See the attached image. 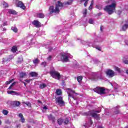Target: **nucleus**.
<instances>
[{
	"label": "nucleus",
	"instance_id": "dca6fc26",
	"mask_svg": "<svg viewBox=\"0 0 128 128\" xmlns=\"http://www.w3.org/2000/svg\"><path fill=\"white\" fill-rule=\"evenodd\" d=\"M114 114H120V110H118V107H116L114 109Z\"/></svg>",
	"mask_w": 128,
	"mask_h": 128
},
{
	"label": "nucleus",
	"instance_id": "4468645a",
	"mask_svg": "<svg viewBox=\"0 0 128 128\" xmlns=\"http://www.w3.org/2000/svg\"><path fill=\"white\" fill-rule=\"evenodd\" d=\"M36 18H44V15L42 13H38L35 14Z\"/></svg>",
	"mask_w": 128,
	"mask_h": 128
},
{
	"label": "nucleus",
	"instance_id": "5fc2aeb1",
	"mask_svg": "<svg viewBox=\"0 0 128 128\" xmlns=\"http://www.w3.org/2000/svg\"><path fill=\"white\" fill-rule=\"evenodd\" d=\"M16 128H20V124H18L16 125Z\"/></svg>",
	"mask_w": 128,
	"mask_h": 128
},
{
	"label": "nucleus",
	"instance_id": "39448f33",
	"mask_svg": "<svg viewBox=\"0 0 128 128\" xmlns=\"http://www.w3.org/2000/svg\"><path fill=\"white\" fill-rule=\"evenodd\" d=\"M94 90L99 94H106V89L102 87H96L94 89Z\"/></svg>",
	"mask_w": 128,
	"mask_h": 128
},
{
	"label": "nucleus",
	"instance_id": "473e14b6",
	"mask_svg": "<svg viewBox=\"0 0 128 128\" xmlns=\"http://www.w3.org/2000/svg\"><path fill=\"white\" fill-rule=\"evenodd\" d=\"M46 84H40V88H46Z\"/></svg>",
	"mask_w": 128,
	"mask_h": 128
},
{
	"label": "nucleus",
	"instance_id": "0e129e2a",
	"mask_svg": "<svg viewBox=\"0 0 128 128\" xmlns=\"http://www.w3.org/2000/svg\"><path fill=\"white\" fill-rule=\"evenodd\" d=\"M28 128H30V126H28Z\"/></svg>",
	"mask_w": 128,
	"mask_h": 128
},
{
	"label": "nucleus",
	"instance_id": "2eb2a0df",
	"mask_svg": "<svg viewBox=\"0 0 128 128\" xmlns=\"http://www.w3.org/2000/svg\"><path fill=\"white\" fill-rule=\"evenodd\" d=\"M7 93L8 94H12L13 96H14V94L16 96H18L20 94L14 91H8Z\"/></svg>",
	"mask_w": 128,
	"mask_h": 128
},
{
	"label": "nucleus",
	"instance_id": "13d9d810",
	"mask_svg": "<svg viewBox=\"0 0 128 128\" xmlns=\"http://www.w3.org/2000/svg\"><path fill=\"white\" fill-rule=\"evenodd\" d=\"M126 74H128V70H126Z\"/></svg>",
	"mask_w": 128,
	"mask_h": 128
},
{
	"label": "nucleus",
	"instance_id": "4be33fe9",
	"mask_svg": "<svg viewBox=\"0 0 128 128\" xmlns=\"http://www.w3.org/2000/svg\"><path fill=\"white\" fill-rule=\"evenodd\" d=\"M62 122H64V120L62 118H58V123L60 126H62Z\"/></svg>",
	"mask_w": 128,
	"mask_h": 128
},
{
	"label": "nucleus",
	"instance_id": "864d4df0",
	"mask_svg": "<svg viewBox=\"0 0 128 128\" xmlns=\"http://www.w3.org/2000/svg\"><path fill=\"white\" fill-rule=\"evenodd\" d=\"M7 25H8V22H4L3 24L4 26H7Z\"/></svg>",
	"mask_w": 128,
	"mask_h": 128
},
{
	"label": "nucleus",
	"instance_id": "774afa93",
	"mask_svg": "<svg viewBox=\"0 0 128 128\" xmlns=\"http://www.w3.org/2000/svg\"><path fill=\"white\" fill-rule=\"evenodd\" d=\"M2 118V116H0V118Z\"/></svg>",
	"mask_w": 128,
	"mask_h": 128
},
{
	"label": "nucleus",
	"instance_id": "603ef678",
	"mask_svg": "<svg viewBox=\"0 0 128 128\" xmlns=\"http://www.w3.org/2000/svg\"><path fill=\"white\" fill-rule=\"evenodd\" d=\"M48 60H52V56H49L48 58H47Z\"/></svg>",
	"mask_w": 128,
	"mask_h": 128
},
{
	"label": "nucleus",
	"instance_id": "c9c22d12",
	"mask_svg": "<svg viewBox=\"0 0 128 128\" xmlns=\"http://www.w3.org/2000/svg\"><path fill=\"white\" fill-rule=\"evenodd\" d=\"M14 79H12L9 81H6V84H12V82H14Z\"/></svg>",
	"mask_w": 128,
	"mask_h": 128
},
{
	"label": "nucleus",
	"instance_id": "4d7b16f0",
	"mask_svg": "<svg viewBox=\"0 0 128 128\" xmlns=\"http://www.w3.org/2000/svg\"><path fill=\"white\" fill-rule=\"evenodd\" d=\"M98 16H102V13L98 14Z\"/></svg>",
	"mask_w": 128,
	"mask_h": 128
},
{
	"label": "nucleus",
	"instance_id": "a18cd8bd",
	"mask_svg": "<svg viewBox=\"0 0 128 128\" xmlns=\"http://www.w3.org/2000/svg\"><path fill=\"white\" fill-rule=\"evenodd\" d=\"M90 0H86L84 4V6H88V2Z\"/></svg>",
	"mask_w": 128,
	"mask_h": 128
},
{
	"label": "nucleus",
	"instance_id": "5701e85b",
	"mask_svg": "<svg viewBox=\"0 0 128 128\" xmlns=\"http://www.w3.org/2000/svg\"><path fill=\"white\" fill-rule=\"evenodd\" d=\"M64 123V124H68L70 122V120H68V118H66L64 120H63Z\"/></svg>",
	"mask_w": 128,
	"mask_h": 128
},
{
	"label": "nucleus",
	"instance_id": "680f3d73",
	"mask_svg": "<svg viewBox=\"0 0 128 128\" xmlns=\"http://www.w3.org/2000/svg\"><path fill=\"white\" fill-rule=\"evenodd\" d=\"M13 56H11V58H12Z\"/></svg>",
	"mask_w": 128,
	"mask_h": 128
},
{
	"label": "nucleus",
	"instance_id": "423d86ee",
	"mask_svg": "<svg viewBox=\"0 0 128 128\" xmlns=\"http://www.w3.org/2000/svg\"><path fill=\"white\" fill-rule=\"evenodd\" d=\"M67 92L69 97L72 98L73 100H76L74 96L76 94L74 90H72L70 88H68L67 90Z\"/></svg>",
	"mask_w": 128,
	"mask_h": 128
},
{
	"label": "nucleus",
	"instance_id": "49530a36",
	"mask_svg": "<svg viewBox=\"0 0 128 128\" xmlns=\"http://www.w3.org/2000/svg\"><path fill=\"white\" fill-rule=\"evenodd\" d=\"M19 60H18V63H20L21 62H22V58H19Z\"/></svg>",
	"mask_w": 128,
	"mask_h": 128
},
{
	"label": "nucleus",
	"instance_id": "052dcab7",
	"mask_svg": "<svg viewBox=\"0 0 128 128\" xmlns=\"http://www.w3.org/2000/svg\"><path fill=\"white\" fill-rule=\"evenodd\" d=\"M38 102H40H40H42L40 100H38Z\"/></svg>",
	"mask_w": 128,
	"mask_h": 128
},
{
	"label": "nucleus",
	"instance_id": "393cba45",
	"mask_svg": "<svg viewBox=\"0 0 128 128\" xmlns=\"http://www.w3.org/2000/svg\"><path fill=\"white\" fill-rule=\"evenodd\" d=\"M14 104L16 105V106H19L20 104V102L18 101H15L14 102Z\"/></svg>",
	"mask_w": 128,
	"mask_h": 128
},
{
	"label": "nucleus",
	"instance_id": "79ce46f5",
	"mask_svg": "<svg viewBox=\"0 0 128 128\" xmlns=\"http://www.w3.org/2000/svg\"><path fill=\"white\" fill-rule=\"evenodd\" d=\"M3 5H4V8H8V3L6 2H4Z\"/></svg>",
	"mask_w": 128,
	"mask_h": 128
},
{
	"label": "nucleus",
	"instance_id": "4c0bfd02",
	"mask_svg": "<svg viewBox=\"0 0 128 128\" xmlns=\"http://www.w3.org/2000/svg\"><path fill=\"white\" fill-rule=\"evenodd\" d=\"M24 104H26L28 106H31L32 104L30 103V102H24Z\"/></svg>",
	"mask_w": 128,
	"mask_h": 128
},
{
	"label": "nucleus",
	"instance_id": "09e8293b",
	"mask_svg": "<svg viewBox=\"0 0 128 128\" xmlns=\"http://www.w3.org/2000/svg\"><path fill=\"white\" fill-rule=\"evenodd\" d=\"M42 66H46V62H42V64H41Z\"/></svg>",
	"mask_w": 128,
	"mask_h": 128
},
{
	"label": "nucleus",
	"instance_id": "de8ad7c7",
	"mask_svg": "<svg viewBox=\"0 0 128 128\" xmlns=\"http://www.w3.org/2000/svg\"><path fill=\"white\" fill-rule=\"evenodd\" d=\"M30 80H24V82L27 84H30Z\"/></svg>",
	"mask_w": 128,
	"mask_h": 128
},
{
	"label": "nucleus",
	"instance_id": "f257e3e1",
	"mask_svg": "<svg viewBox=\"0 0 128 128\" xmlns=\"http://www.w3.org/2000/svg\"><path fill=\"white\" fill-rule=\"evenodd\" d=\"M74 0H68V1L64 2V4L60 2V1H58V4H56V8L54 9L53 6H50L49 8L50 14H58L60 12V10L64 6H70L72 4Z\"/></svg>",
	"mask_w": 128,
	"mask_h": 128
},
{
	"label": "nucleus",
	"instance_id": "bb28decb",
	"mask_svg": "<svg viewBox=\"0 0 128 128\" xmlns=\"http://www.w3.org/2000/svg\"><path fill=\"white\" fill-rule=\"evenodd\" d=\"M18 50V48H16V46H14L12 48V52H16Z\"/></svg>",
	"mask_w": 128,
	"mask_h": 128
},
{
	"label": "nucleus",
	"instance_id": "ea45409f",
	"mask_svg": "<svg viewBox=\"0 0 128 128\" xmlns=\"http://www.w3.org/2000/svg\"><path fill=\"white\" fill-rule=\"evenodd\" d=\"M14 84H16V82H14L10 86V87L8 88V90H10V88H12Z\"/></svg>",
	"mask_w": 128,
	"mask_h": 128
},
{
	"label": "nucleus",
	"instance_id": "ddd939ff",
	"mask_svg": "<svg viewBox=\"0 0 128 128\" xmlns=\"http://www.w3.org/2000/svg\"><path fill=\"white\" fill-rule=\"evenodd\" d=\"M32 24L36 28H40V23L38 20H34L32 22Z\"/></svg>",
	"mask_w": 128,
	"mask_h": 128
},
{
	"label": "nucleus",
	"instance_id": "72a5a7b5",
	"mask_svg": "<svg viewBox=\"0 0 128 128\" xmlns=\"http://www.w3.org/2000/svg\"><path fill=\"white\" fill-rule=\"evenodd\" d=\"M2 114H4V116H6L8 114V111L6 110H3Z\"/></svg>",
	"mask_w": 128,
	"mask_h": 128
},
{
	"label": "nucleus",
	"instance_id": "69168bd1",
	"mask_svg": "<svg viewBox=\"0 0 128 128\" xmlns=\"http://www.w3.org/2000/svg\"><path fill=\"white\" fill-rule=\"evenodd\" d=\"M1 28H2V25L1 26Z\"/></svg>",
	"mask_w": 128,
	"mask_h": 128
},
{
	"label": "nucleus",
	"instance_id": "f704fd0d",
	"mask_svg": "<svg viewBox=\"0 0 128 128\" xmlns=\"http://www.w3.org/2000/svg\"><path fill=\"white\" fill-rule=\"evenodd\" d=\"M98 40H94V43L92 44V46H93V48H94V46H96V42H98Z\"/></svg>",
	"mask_w": 128,
	"mask_h": 128
},
{
	"label": "nucleus",
	"instance_id": "e2e57ef3",
	"mask_svg": "<svg viewBox=\"0 0 128 128\" xmlns=\"http://www.w3.org/2000/svg\"><path fill=\"white\" fill-rule=\"evenodd\" d=\"M4 30H6V28H4Z\"/></svg>",
	"mask_w": 128,
	"mask_h": 128
},
{
	"label": "nucleus",
	"instance_id": "6e6d98bb",
	"mask_svg": "<svg viewBox=\"0 0 128 128\" xmlns=\"http://www.w3.org/2000/svg\"><path fill=\"white\" fill-rule=\"evenodd\" d=\"M23 84H24L25 86H26V82H23Z\"/></svg>",
	"mask_w": 128,
	"mask_h": 128
},
{
	"label": "nucleus",
	"instance_id": "412c9836",
	"mask_svg": "<svg viewBox=\"0 0 128 128\" xmlns=\"http://www.w3.org/2000/svg\"><path fill=\"white\" fill-rule=\"evenodd\" d=\"M8 12L9 14H16V12L14 10H9Z\"/></svg>",
	"mask_w": 128,
	"mask_h": 128
},
{
	"label": "nucleus",
	"instance_id": "2f4dec72",
	"mask_svg": "<svg viewBox=\"0 0 128 128\" xmlns=\"http://www.w3.org/2000/svg\"><path fill=\"white\" fill-rule=\"evenodd\" d=\"M96 8H98V10H102V6L100 4L96 5Z\"/></svg>",
	"mask_w": 128,
	"mask_h": 128
},
{
	"label": "nucleus",
	"instance_id": "9b49d317",
	"mask_svg": "<svg viewBox=\"0 0 128 128\" xmlns=\"http://www.w3.org/2000/svg\"><path fill=\"white\" fill-rule=\"evenodd\" d=\"M106 74L107 76H109V78H112V76H114V70H108L106 72Z\"/></svg>",
	"mask_w": 128,
	"mask_h": 128
},
{
	"label": "nucleus",
	"instance_id": "1a4fd4ad",
	"mask_svg": "<svg viewBox=\"0 0 128 128\" xmlns=\"http://www.w3.org/2000/svg\"><path fill=\"white\" fill-rule=\"evenodd\" d=\"M56 102L58 103V104L60 106H64V102L62 100V96L58 97L56 99Z\"/></svg>",
	"mask_w": 128,
	"mask_h": 128
},
{
	"label": "nucleus",
	"instance_id": "6ab92c4d",
	"mask_svg": "<svg viewBox=\"0 0 128 128\" xmlns=\"http://www.w3.org/2000/svg\"><path fill=\"white\" fill-rule=\"evenodd\" d=\"M30 76H38V73L36 72H31L30 73Z\"/></svg>",
	"mask_w": 128,
	"mask_h": 128
},
{
	"label": "nucleus",
	"instance_id": "3c124183",
	"mask_svg": "<svg viewBox=\"0 0 128 128\" xmlns=\"http://www.w3.org/2000/svg\"><path fill=\"white\" fill-rule=\"evenodd\" d=\"M124 64H128V60H125L124 61Z\"/></svg>",
	"mask_w": 128,
	"mask_h": 128
},
{
	"label": "nucleus",
	"instance_id": "338daca9",
	"mask_svg": "<svg viewBox=\"0 0 128 128\" xmlns=\"http://www.w3.org/2000/svg\"><path fill=\"white\" fill-rule=\"evenodd\" d=\"M100 30H102V27L100 28Z\"/></svg>",
	"mask_w": 128,
	"mask_h": 128
},
{
	"label": "nucleus",
	"instance_id": "58836bf2",
	"mask_svg": "<svg viewBox=\"0 0 128 128\" xmlns=\"http://www.w3.org/2000/svg\"><path fill=\"white\" fill-rule=\"evenodd\" d=\"M44 110H48V107L46 106H44L42 108V112H45L46 111Z\"/></svg>",
	"mask_w": 128,
	"mask_h": 128
},
{
	"label": "nucleus",
	"instance_id": "a211bd4d",
	"mask_svg": "<svg viewBox=\"0 0 128 128\" xmlns=\"http://www.w3.org/2000/svg\"><path fill=\"white\" fill-rule=\"evenodd\" d=\"M114 70H116V72H119L120 74V72H122V70H121L120 68L116 66H114Z\"/></svg>",
	"mask_w": 128,
	"mask_h": 128
},
{
	"label": "nucleus",
	"instance_id": "c03bdc74",
	"mask_svg": "<svg viewBox=\"0 0 128 128\" xmlns=\"http://www.w3.org/2000/svg\"><path fill=\"white\" fill-rule=\"evenodd\" d=\"M86 12H87V10L85 9L84 12H83V14L84 16H86Z\"/></svg>",
	"mask_w": 128,
	"mask_h": 128
},
{
	"label": "nucleus",
	"instance_id": "a878e982",
	"mask_svg": "<svg viewBox=\"0 0 128 128\" xmlns=\"http://www.w3.org/2000/svg\"><path fill=\"white\" fill-rule=\"evenodd\" d=\"M12 30L14 32H18V28L16 26H12Z\"/></svg>",
	"mask_w": 128,
	"mask_h": 128
},
{
	"label": "nucleus",
	"instance_id": "e433bc0d",
	"mask_svg": "<svg viewBox=\"0 0 128 128\" xmlns=\"http://www.w3.org/2000/svg\"><path fill=\"white\" fill-rule=\"evenodd\" d=\"M38 62L39 61H38V59H36L33 60V62L34 64H38Z\"/></svg>",
	"mask_w": 128,
	"mask_h": 128
},
{
	"label": "nucleus",
	"instance_id": "cd10ccee",
	"mask_svg": "<svg viewBox=\"0 0 128 128\" xmlns=\"http://www.w3.org/2000/svg\"><path fill=\"white\" fill-rule=\"evenodd\" d=\"M56 94L58 96H60V94H62V90L58 89L56 90Z\"/></svg>",
	"mask_w": 128,
	"mask_h": 128
},
{
	"label": "nucleus",
	"instance_id": "9d476101",
	"mask_svg": "<svg viewBox=\"0 0 128 128\" xmlns=\"http://www.w3.org/2000/svg\"><path fill=\"white\" fill-rule=\"evenodd\" d=\"M92 124V119H89L88 121H86V124H83V126L86 128H90Z\"/></svg>",
	"mask_w": 128,
	"mask_h": 128
},
{
	"label": "nucleus",
	"instance_id": "20e7f679",
	"mask_svg": "<svg viewBox=\"0 0 128 128\" xmlns=\"http://www.w3.org/2000/svg\"><path fill=\"white\" fill-rule=\"evenodd\" d=\"M50 74L51 76H52V78L56 80H60V72H58L57 71H50Z\"/></svg>",
	"mask_w": 128,
	"mask_h": 128
},
{
	"label": "nucleus",
	"instance_id": "37998d69",
	"mask_svg": "<svg viewBox=\"0 0 128 128\" xmlns=\"http://www.w3.org/2000/svg\"><path fill=\"white\" fill-rule=\"evenodd\" d=\"M88 22L92 24H94V20L90 19L88 20Z\"/></svg>",
	"mask_w": 128,
	"mask_h": 128
},
{
	"label": "nucleus",
	"instance_id": "f3484780",
	"mask_svg": "<svg viewBox=\"0 0 128 128\" xmlns=\"http://www.w3.org/2000/svg\"><path fill=\"white\" fill-rule=\"evenodd\" d=\"M18 116L20 118L21 122H22V123L24 122L25 120H24V115H22V114L20 113L18 114Z\"/></svg>",
	"mask_w": 128,
	"mask_h": 128
},
{
	"label": "nucleus",
	"instance_id": "aec40b11",
	"mask_svg": "<svg viewBox=\"0 0 128 128\" xmlns=\"http://www.w3.org/2000/svg\"><path fill=\"white\" fill-rule=\"evenodd\" d=\"M94 0H92L91 2V4L88 8L89 10H92V6H94Z\"/></svg>",
	"mask_w": 128,
	"mask_h": 128
},
{
	"label": "nucleus",
	"instance_id": "c85d7f7f",
	"mask_svg": "<svg viewBox=\"0 0 128 128\" xmlns=\"http://www.w3.org/2000/svg\"><path fill=\"white\" fill-rule=\"evenodd\" d=\"M25 76H26V72L20 73V78H24Z\"/></svg>",
	"mask_w": 128,
	"mask_h": 128
},
{
	"label": "nucleus",
	"instance_id": "f03ea898",
	"mask_svg": "<svg viewBox=\"0 0 128 128\" xmlns=\"http://www.w3.org/2000/svg\"><path fill=\"white\" fill-rule=\"evenodd\" d=\"M106 4H111L110 5H107L104 8V10L108 14H112L114 12L116 7V2L114 0H109Z\"/></svg>",
	"mask_w": 128,
	"mask_h": 128
},
{
	"label": "nucleus",
	"instance_id": "c756f323",
	"mask_svg": "<svg viewBox=\"0 0 128 128\" xmlns=\"http://www.w3.org/2000/svg\"><path fill=\"white\" fill-rule=\"evenodd\" d=\"M48 118L49 120H53V122L54 121V117L52 115L50 114L49 116H48Z\"/></svg>",
	"mask_w": 128,
	"mask_h": 128
},
{
	"label": "nucleus",
	"instance_id": "bf43d9fd",
	"mask_svg": "<svg viewBox=\"0 0 128 128\" xmlns=\"http://www.w3.org/2000/svg\"><path fill=\"white\" fill-rule=\"evenodd\" d=\"M2 124V120H0V125Z\"/></svg>",
	"mask_w": 128,
	"mask_h": 128
},
{
	"label": "nucleus",
	"instance_id": "0eeeda50",
	"mask_svg": "<svg viewBox=\"0 0 128 128\" xmlns=\"http://www.w3.org/2000/svg\"><path fill=\"white\" fill-rule=\"evenodd\" d=\"M90 79L93 80H104V77L102 75L98 76L95 73H94Z\"/></svg>",
	"mask_w": 128,
	"mask_h": 128
},
{
	"label": "nucleus",
	"instance_id": "b1692460",
	"mask_svg": "<svg viewBox=\"0 0 128 128\" xmlns=\"http://www.w3.org/2000/svg\"><path fill=\"white\" fill-rule=\"evenodd\" d=\"M77 80L78 82L80 83V82H82V76H79L77 77Z\"/></svg>",
	"mask_w": 128,
	"mask_h": 128
},
{
	"label": "nucleus",
	"instance_id": "7c9ffc66",
	"mask_svg": "<svg viewBox=\"0 0 128 128\" xmlns=\"http://www.w3.org/2000/svg\"><path fill=\"white\" fill-rule=\"evenodd\" d=\"M128 28V25L126 24H125L124 26H123L122 27V30H126V28Z\"/></svg>",
	"mask_w": 128,
	"mask_h": 128
},
{
	"label": "nucleus",
	"instance_id": "a19ab883",
	"mask_svg": "<svg viewBox=\"0 0 128 128\" xmlns=\"http://www.w3.org/2000/svg\"><path fill=\"white\" fill-rule=\"evenodd\" d=\"M5 124H10V121L8 120H5Z\"/></svg>",
	"mask_w": 128,
	"mask_h": 128
},
{
	"label": "nucleus",
	"instance_id": "f8f14e48",
	"mask_svg": "<svg viewBox=\"0 0 128 128\" xmlns=\"http://www.w3.org/2000/svg\"><path fill=\"white\" fill-rule=\"evenodd\" d=\"M68 58H72V56L68 54H65L64 56V62H68Z\"/></svg>",
	"mask_w": 128,
	"mask_h": 128
},
{
	"label": "nucleus",
	"instance_id": "8fccbe9b",
	"mask_svg": "<svg viewBox=\"0 0 128 128\" xmlns=\"http://www.w3.org/2000/svg\"><path fill=\"white\" fill-rule=\"evenodd\" d=\"M96 50H101L102 48L100 47L96 46L95 47Z\"/></svg>",
	"mask_w": 128,
	"mask_h": 128
},
{
	"label": "nucleus",
	"instance_id": "6e6552de",
	"mask_svg": "<svg viewBox=\"0 0 128 128\" xmlns=\"http://www.w3.org/2000/svg\"><path fill=\"white\" fill-rule=\"evenodd\" d=\"M16 6L18 8H20L22 10H26V6L24 4L20 1L16 0Z\"/></svg>",
	"mask_w": 128,
	"mask_h": 128
},
{
	"label": "nucleus",
	"instance_id": "7ed1b4c3",
	"mask_svg": "<svg viewBox=\"0 0 128 128\" xmlns=\"http://www.w3.org/2000/svg\"><path fill=\"white\" fill-rule=\"evenodd\" d=\"M100 110H92V111H90L88 112V113H85V116H88V114H90L92 118H96V120H100V114H100Z\"/></svg>",
	"mask_w": 128,
	"mask_h": 128
}]
</instances>
